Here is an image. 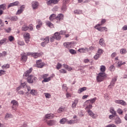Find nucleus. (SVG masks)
<instances>
[{"label":"nucleus","instance_id":"obj_1","mask_svg":"<svg viewBox=\"0 0 127 127\" xmlns=\"http://www.w3.org/2000/svg\"><path fill=\"white\" fill-rule=\"evenodd\" d=\"M31 72H32V68H30L28 70H27L23 74V76H25V77H28L27 80L28 83L29 84H32L34 81H36L37 79L36 77L32 75H29V74H30Z\"/></svg>","mask_w":127,"mask_h":127},{"label":"nucleus","instance_id":"obj_2","mask_svg":"<svg viewBox=\"0 0 127 127\" xmlns=\"http://www.w3.org/2000/svg\"><path fill=\"white\" fill-rule=\"evenodd\" d=\"M107 77L106 74L105 72H100L98 74V76H97V82H102L104 80V78Z\"/></svg>","mask_w":127,"mask_h":127},{"label":"nucleus","instance_id":"obj_3","mask_svg":"<svg viewBox=\"0 0 127 127\" xmlns=\"http://www.w3.org/2000/svg\"><path fill=\"white\" fill-rule=\"evenodd\" d=\"M44 65H45V64L42 62V60H39L37 61L36 66L38 68H43Z\"/></svg>","mask_w":127,"mask_h":127},{"label":"nucleus","instance_id":"obj_4","mask_svg":"<svg viewBox=\"0 0 127 127\" xmlns=\"http://www.w3.org/2000/svg\"><path fill=\"white\" fill-rule=\"evenodd\" d=\"M57 20H59L57 21V23H60L61 20H63L64 19V15L63 14H59L56 17Z\"/></svg>","mask_w":127,"mask_h":127},{"label":"nucleus","instance_id":"obj_5","mask_svg":"<svg viewBox=\"0 0 127 127\" xmlns=\"http://www.w3.org/2000/svg\"><path fill=\"white\" fill-rule=\"evenodd\" d=\"M11 104H12V110H16V107H18V102L16 100H12L11 101Z\"/></svg>","mask_w":127,"mask_h":127},{"label":"nucleus","instance_id":"obj_6","mask_svg":"<svg viewBox=\"0 0 127 127\" xmlns=\"http://www.w3.org/2000/svg\"><path fill=\"white\" fill-rule=\"evenodd\" d=\"M73 42H65L64 44V46L65 48H67L68 49H69V48H71L72 46H73L72 45L73 44Z\"/></svg>","mask_w":127,"mask_h":127},{"label":"nucleus","instance_id":"obj_7","mask_svg":"<svg viewBox=\"0 0 127 127\" xmlns=\"http://www.w3.org/2000/svg\"><path fill=\"white\" fill-rule=\"evenodd\" d=\"M39 5V3L38 2L36 1H33L32 2V6L33 9H37L38 8V6Z\"/></svg>","mask_w":127,"mask_h":127},{"label":"nucleus","instance_id":"obj_8","mask_svg":"<svg viewBox=\"0 0 127 127\" xmlns=\"http://www.w3.org/2000/svg\"><path fill=\"white\" fill-rule=\"evenodd\" d=\"M31 55L34 58H38V57H40L42 55V54L41 53H31Z\"/></svg>","mask_w":127,"mask_h":127},{"label":"nucleus","instance_id":"obj_9","mask_svg":"<svg viewBox=\"0 0 127 127\" xmlns=\"http://www.w3.org/2000/svg\"><path fill=\"white\" fill-rule=\"evenodd\" d=\"M55 39L56 40H60L61 39V36L60 35V33L57 32L54 35Z\"/></svg>","mask_w":127,"mask_h":127},{"label":"nucleus","instance_id":"obj_10","mask_svg":"<svg viewBox=\"0 0 127 127\" xmlns=\"http://www.w3.org/2000/svg\"><path fill=\"white\" fill-rule=\"evenodd\" d=\"M37 23L38 24V25L36 26V28L37 29L39 30V28H40V27L42 26V21H41V20L40 19H38L37 20Z\"/></svg>","mask_w":127,"mask_h":127},{"label":"nucleus","instance_id":"obj_11","mask_svg":"<svg viewBox=\"0 0 127 127\" xmlns=\"http://www.w3.org/2000/svg\"><path fill=\"white\" fill-rule=\"evenodd\" d=\"M115 103L116 104H120V105H122V106H126V105H127V103H126V102L122 100H115Z\"/></svg>","mask_w":127,"mask_h":127},{"label":"nucleus","instance_id":"obj_12","mask_svg":"<svg viewBox=\"0 0 127 127\" xmlns=\"http://www.w3.org/2000/svg\"><path fill=\"white\" fill-rule=\"evenodd\" d=\"M19 4V2H18V1H16L13 2L12 3H10L8 5L7 8H9V7H11L12 6L18 5Z\"/></svg>","mask_w":127,"mask_h":127},{"label":"nucleus","instance_id":"obj_13","mask_svg":"<svg viewBox=\"0 0 127 127\" xmlns=\"http://www.w3.org/2000/svg\"><path fill=\"white\" fill-rule=\"evenodd\" d=\"M25 8V6L24 5H22L20 6V9H18L17 11L16 14H20L23 11L24 8Z\"/></svg>","mask_w":127,"mask_h":127},{"label":"nucleus","instance_id":"obj_14","mask_svg":"<svg viewBox=\"0 0 127 127\" xmlns=\"http://www.w3.org/2000/svg\"><path fill=\"white\" fill-rule=\"evenodd\" d=\"M78 51L80 53H86V52H88L89 49L83 48L81 49H79L78 50Z\"/></svg>","mask_w":127,"mask_h":127},{"label":"nucleus","instance_id":"obj_15","mask_svg":"<svg viewBox=\"0 0 127 127\" xmlns=\"http://www.w3.org/2000/svg\"><path fill=\"white\" fill-rule=\"evenodd\" d=\"M115 123L116 125H120V124H122V120L119 117H117L115 119Z\"/></svg>","mask_w":127,"mask_h":127},{"label":"nucleus","instance_id":"obj_16","mask_svg":"<svg viewBox=\"0 0 127 127\" xmlns=\"http://www.w3.org/2000/svg\"><path fill=\"white\" fill-rule=\"evenodd\" d=\"M47 125L48 126H50V127H51L52 126H55V125H56V121L54 120H50L47 122Z\"/></svg>","mask_w":127,"mask_h":127},{"label":"nucleus","instance_id":"obj_17","mask_svg":"<svg viewBox=\"0 0 127 127\" xmlns=\"http://www.w3.org/2000/svg\"><path fill=\"white\" fill-rule=\"evenodd\" d=\"M116 82H117V77H114L112 79L109 87L110 86L114 87V86H115V84H116Z\"/></svg>","mask_w":127,"mask_h":127},{"label":"nucleus","instance_id":"obj_18","mask_svg":"<svg viewBox=\"0 0 127 127\" xmlns=\"http://www.w3.org/2000/svg\"><path fill=\"white\" fill-rule=\"evenodd\" d=\"M21 61L24 63L26 62V61H27V57L25 55V54L22 55L21 57Z\"/></svg>","mask_w":127,"mask_h":127},{"label":"nucleus","instance_id":"obj_19","mask_svg":"<svg viewBox=\"0 0 127 127\" xmlns=\"http://www.w3.org/2000/svg\"><path fill=\"white\" fill-rule=\"evenodd\" d=\"M96 100H97V98L95 97L93 99H91L90 100H87L85 103H89L91 104H94V103H95L96 102Z\"/></svg>","mask_w":127,"mask_h":127},{"label":"nucleus","instance_id":"obj_20","mask_svg":"<svg viewBox=\"0 0 127 127\" xmlns=\"http://www.w3.org/2000/svg\"><path fill=\"white\" fill-rule=\"evenodd\" d=\"M46 119H49V120H51L54 118V115L53 114H48L45 116Z\"/></svg>","mask_w":127,"mask_h":127},{"label":"nucleus","instance_id":"obj_21","mask_svg":"<svg viewBox=\"0 0 127 127\" xmlns=\"http://www.w3.org/2000/svg\"><path fill=\"white\" fill-rule=\"evenodd\" d=\"M86 90H87V87H83L82 88H79L77 93H78V94H81V93H83V92H84V91H86Z\"/></svg>","mask_w":127,"mask_h":127},{"label":"nucleus","instance_id":"obj_22","mask_svg":"<svg viewBox=\"0 0 127 127\" xmlns=\"http://www.w3.org/2000/svg\"><path fill=\"white\" fill-rule=\"evenodd\" d=\"M56 14H52V15H50L49 17V19L50 21H52L53 19H56Z\"/></svg>","mask_w":127,"mask_h":127},{"label":"nucleus","instance_id":"obj_23","mask_svg":"<svg viewBox=\"0 0 127 127\" xmlns=\"http://www.w3.org/2000/svg\"><path fill=\"white\" fill-rule=\"evenodd\" d=\"M67 120L66 118H63L61 119L60 121V123L61 124V125H64L65 123H67Z\"/></svg>","mask_w":127,"mask_h":127},{"label":"nucleus","instance_id":"obj_24","mask_svg":"<svg viewBox=\"0 0 127 127\" xmlns=\"http://www.w3.org/2000/svg\"><path fill=\"white\" fill-rule=\"evenodd\" d=\"M89 116L92 118V119H95V114L90 110L87 111Z\"/></svg>","mask_w":127,"mask_h":127},{"label":"nucleus","instance_id":"obj_25","mask_svg":"<svg viewBox=\"0 0 127 127\" xmlns=\"http://www.w3.org/2000/svg\"><path fill=\"white\" fill-rule=\"evenodd\" d=\"M6 5L5 4H2L0 5V10H4L5 9H6Z\"/></svg>","mask_w":127,"mask_h":127},{"label":"nucleus","instance_id":"obj_26","mask_svg":"<svg viewBox=\"0 0 127 127\" xmlns=\"http://www.w3.org/2000/svg\"><path fill=\"white\" fill-rule=\"evenodd\" d=\"M30 94L32 95V96H35L36 94H37V92L35 89H32L31 90V91L30 92Z\"/></svg>","mask_w":127,"mask_h":127},{"label":"nucleus","instance_id":"obj_27","mask_svg":"<svg viewBox=\"0 0 127 127\" xmlns=\"http://www.w3.org/2000/svg\"><path fill=\"white\" fill-rule=\"evenodd\" d=\"M46 23L47 25L49 26V27H50L51 28H52V27H53V24H52V23H51L50 21H47L46 22Z\"/></svg>","mask_w":127,"mask_h":127},{"label":"nucleus","instance_id":"obj_28","mask_svg":"<svg viewBox=\"0 0 127 127\" xmlns=\"http://www.w3.org/2000/svg\"><path fill=\"white\" fill-rule=\"evenodd\" d=\"M124 64H126V62L123 61H120L118 63V65L117 67L120 68L122 65H124Z\"/></svg>","mask_w":127,"mask_h":127},{"label":"nucleus","instance_id":"obj_29","mask_svg":"<svg viewBox=\"0 0 127 127\" xmlns=\"http://www.w3.org/2000/svg\"><path fill=\"white\" fill-rule=\"evenodd\" d=\"M6 40H7L6 38H3L2 40H0V45H2V44L5 43L6 42Z\"/></svg>","mask_w":127,"mask_h":127},{"label":"nucleus","instance_id":"obj_30","mask_svg":"<svg viewBox=\"0 0 127 127\" xmlns=\"http://www.w3.org/2000/svg\"><path fill=\"white\" fill-rule=\"evenodd\" d=\"M51 80V77H46L45 78H44V80L42 81V82H44L45 83H46L47 82H49V81H50Z\"/></svg>","mask_w":127,"mask_h":127},{"label":"nucleus","instance_id":"obj_31","mask_svg":"<svg viewBox=\"0 0 127 127\" xmlns=\"http://www.w3.org/2000/svg\"><path fill=\"white\" fill-rule=\"evenodd\" d=\"M75 122H76V121L75 120L67 121V123L68 125H74V124H75Z\"/></svg>","mask_w":127,"mask_h":127},{"label":"nucleus","instance_id":"obj_32","mask_svg":"<svg viewBox=\"0 0 127 127\" xmlns=\"http://www.w3.org/2000/svg\"><path fill=\"white\" fill-rule=\"evenodd\" d=\"M99 44L101 46H104L105 45V42L104 41V39L102 38L99 40Z\"/></svg>","mask_w":127,"mask_h":127},{"label":"nucleus","instance_id":"obj_33","mask_svg":"<svg viewBox=\"0 0 127 127\" xmlns=\"http://www.w3.org/2000/svg\"><path fill=\"white\" fill-rule=\"evenodd\" d=\"M42 40L44 41L46 43H49V37H46L45 38H42Z\"/></svg>","mask_w":127,"mask_h":127},{"label":"nucleus","instance_id":"obj_34","mask_svg":"<svg viewBox=\"0 0 127 127\" xmlns=\"http://www.w3.org/2000/svg\"><path fill=\"white\" fill-rule=\"evenodd\" d=\"M120 53L121 54H126L127 53V49H121L120 50Z\"/></svg>","mask_w":127,"mask_h":127},{"label":"nucleus","instance_id":"obj_35","mask_svg":"<svg viewBox=\"0 0 127 127\" xmlns=\"http://www.w3.org/2000/svg\"><path fill=\"white\" fill-rule=\"evenodd\" d=\"M108 31V28H107V27H100L101 32H103V31Z\"/></svg>","mask_w":127,"mask_h":127},{"label":"nucleus","instance_id":"obj_36","mask_svg":"<svg viewBox=\"0 0 127 127\" xmlns=\"http://www.w3.org/2000/svg\"><path fill=\"white\" fill-rule=\"evenodd\" d=\"M22 30L23 31H26L27 30H28V26L26 25H24L22 27Z\"/></svg>","mask_w":127,"mask_h":127},{"label":"nucleus","instance_id":"obj_37","mask_svg":"<svg viewBox=\"0 0 127 127\" xmlns=\"http://www.w3.org/2000/svg\"><path fill=\"white\" fill-rule=\"evenodd\" d=\"M102 53H104V51L102 49H99L97 54L101 55Z\"/></svg>","mask_w":127,"mask_h":127},{"label":"nucleus","instance_id":"obj_38","mask_svg":"<svg viewBox=\"0 0 127 127\" xmlns=\"http://www.w3.org/2000/svg\"><path fill=\"white\" fill-rule=\"evenodd\" d=\"M8 39L9 41L12 42V41H13V40H14V37H13V36H10L8 37Z\"/></svg>","mask_w":127,"mask_h":127},{"label":"nucleus","instance_id":"obj_39","mask_svg":"<svg viewBox=\"0 0 127 127\" xmlns=\"http://www.w3.org/2000/svg\"><path fill=\"white\" fill-rule=\"evenodd\" d=\"M110 113L114 116H117V113L116 112V111H115V110L114 109H111L110 110Z\"/></svg>","mask_w":127,"mask_h":127},{"label":"nucleus","instance_id":"obj_40","mask_svg":"<svg viewBox=\"0 0 127 127\" xmlns=\"http://www.w3.org/2000/svg\"><path fill=\"white\" fill-rule=\"evenodd\" d=\"M69 51L71 54L74 55V54H76V53H77V52H76V51L73 49H70L69 50Z\"/></svg>","mask_w":127,"mask_h":127},{"label":"nucleus","instance_id":"obj_41","mask_svg":"<svg viewBox=\"0 0 127 127\" xmlns=\"http://www.w3.org/2000/svg\"><path fill=\"white\" fill-rule=\"evenodd\" d=\"M74 12L75 14H80V13H82V11L78 9L75 10Z\"/></svg>","mask_w":127,"mask_h":127},{"label":"nucleus","instance_id":"obj_42","mask_svg":"<svg viewBox=\"0 0 127 127\" xmlns=\"http://www.w3.org/2000/svg\"><path fill=\"white\" fill-rule=\"evenodd\" d=\"M100 55L99 54L96 53L94 57V59H95V60H98V59L100 58Z\"/></svg>","mask_w":127,"mask_h":127},{"label":"nucleus","instance_id":"obj_43","mask_svg":"<svg viewBox=\"0 0 127 127\" xmlns=\"http://www.w3.org/2000/svg\"><path fill=\"white\" fill-rule=\"evenodd\" d=\"M100 70L101 72H105V71H106V66L104 65H101Z\"/></svg>","mask_w":127,"mask_h":127},{"label":"nucleus","instance_id":"obj_44","mask_svg":"<svg viewBox=\"0 0 127 127\" xmlns=\"http://www.w3.org/2000/svg\"><path fill=\"white\" fill-rule=\"evenodd\" d=\"M117 113H118L119 115H122L123 113H124V111H123V110L120 108H119L117 110Z\"/></svg>","mask_w":127,"mask_h":127},{"label":"nucleus","instance_id":"obj_45","mask_svg":"<svg viewBox=\"0 0 127 127\" xmlns=\"http://www.w3.org/2000/svg\"><path fill=\"white\" fill-rule=\"evenodd\" d=\"M11 20H13V21H16V20H17V16H14L11 17Z\"/></svg>","mask_w":127,"mask_h":127},{"label":"nucleus","instance_id":"obj_46","mask_svg":"<svg viewBox=\"0 0 127 127\" xmlns=\"http://www.w3.org/2000/svg\"><path fill=\"white\" fill-rule=\"evenodd\" d=\"M24 38H30V35L29 33H27L26 34L24 35Z\"/></svg>","mask_w":127,"mask_h":127},{"label":"nucleus","instance_id":"obj_47","mask_svg":"<svg viewBox=\"0 0 127 127\" xmlns=\"http://www.w3.org/2000/svg\"><path fill=\"white\" fill-rule=\"evenodd\" d=\"M61 67H62V64L59 63H58L57 65V69L58 70H59V69H60V68H61Z\"/></svg>","mask_w":127,"mask_h":127},{"label":"nucleus","instance_id":"obj_48","mask_svg":"<svg viewBox=\"0 0 127 127\" xmlns=\"http://www.w3.org/2000/svg\"><path fill=\"white\" fill-rule=\"evenodd\" d=\"M62 10H64V11H65V10H66V9H67V6H66V4H64L62 7Z\"/></svg>","mask_w":127,"mask_h":127},{"label":"nucleus","instance_id":"obj_49","mask_svg":"<svg viewBox=\"0 0 127 127\" xmlns=\"http://www.w3.org/2000/svg\"><path fill=\"white\" fill-rule=\"evenodd\" d=\"M18 45H20V46H23V45H24V42L22 41H18Z\"/></svg>","mask_w":127,"mask_h":127},{"label":"nucleus","instance_id":"obj_50","mask_svg":"<svg viewBox=\"0 0 127 127\" xmlns=\"http://www.w3.org/2000/svg\"><path fill=\"white\" fill-rule=\"evenodd\" d=\"M2 68L3 69V68H9V64H4L2 66Z\"/></svg>","mask_w":127,"mask_h":127},{"label":"nucleus","instance_id":"obj_51","mask_svg":"<svg viewBox=\"0 0 127 127\" xmlns=\"http://www.w3.org/2000/svg\"><path fill=\"white\" fill-rule=\"evenodd\" d=\"M8 118H11V114L7 113L5 116V118L8 119Z\"/></svg>","mask_w":127,"mask_h":127},{"label":"nucleus","instance_id":"obj_52","mask_svg":"<svg viewBox=\"0 0 127 127\" xmlns=\"http://www.w3.org/2000/svg\"><path fill=\"white\" fill-rule=\"evenodd\" d=\"M115 66H114L113 65H111L109 68L110 71H115Z\"/></svg>","mask_w":127,"mask_h":127},{"label":"nucleus","instance_id":"obj_53","mask_svg":"<svg viewBox=\"0 0 127 127\" xmlns=\"http://www.w3.org/2000/svg\"><path fill=\"white\" fill-rule=\"evenodd\" d=\"M4 74H5V71L3 70H0V76H1V75H4Z\"/></svg>","mask_w":127,"mask_h":127},{"label":"nucleus","instance_id":"obj_54","mask_svg":"<svg viewBox=\"0 0 127 127\" xmlns=\"http://www.w3.org/2000/svg\"><path fill=\"white\" fill-rule=\"evenodd\" d=\"M63 111H64V108H60V109H58V113H62Z\"/></svg>","mask_w":127,"mask_h":127},{"label":"nucleus","instance_id":"obj_55","mask_svg":"<svg viewBox=\"0 0 127 127\" xmlns=\"http://www.w3.org/2000/svg\"><path fill=\"white\" fill-rule=\"evenodd\" d=\"M48 44V43H46V42H44L41 43V46H42V47H45V46L46 45V44Z\"/></svg>","mask_w":127,"mask_h":127},{"label":"nucleus","instance_id":"obj_56","mask_svg":"<svg viewBox=\"0 0 127 127\" xmlns=\"http://www.w3.org/2000/svg\"><path fill=\"white\" fill-rule=\"evenodd\" d=\"M55 39V37L54 36L51 37V38H50L51 42H52V43L54 41Z\"/></svg>","mask_w":127,"mask_h":127},{"label":"nucleus","instance_id":"obj_57","mask_svg":"<svg viewBox=\"0 0 127 127\" xmlns=\"http://www.w3.org/2000/svg\"><path fill=\"white\" fill-rule=\"evenodd\" d=\"M29 39H30V38H24L26 43H28L29 42Z\"/></svg>","mask_w":127,"mask_h":127},{"label":"nucleus","instance_id":"obj_58","mask_svg":"<svg viewBox=\"0 0 127 127\" xmlns=\"http://www.w3.org/2000/svg\"><path fill=\"white\" fill-rule=\"evenodd\" d=\"M45 97L47 99H49L50 98V94L49 93H45Z\"/></svg>","mask_w":127,"mask_h":127},{"label":"nucleus","instance_id":"obj_59","mask_svg":"<svg viewBox=\"0 0 127 127\" xmlns=\"http://www.w3.org/2000/svg\"><path fill=\"white\" fill-rule=\"evenodd\" d=\"M60 73H62L63 74L66 73V70H65L64 69H63L60 70Z\"/></svg>","mask_w":127,"mask_h":127},{"label":"nucleus","instance_id":"obj_60","mask_svg":"<svg viewBox=\"0 0 127 127\" xmlns=\"http://www.w3.org/2000/svg\"><path fill=\"white\" fill-rule=\"evenodd\" d=\"M78 102H79V100H78V99H75L73 102V104L77 105Z\"/></svg>","mask_w":127,"mask_h":127},{"label":"nucleus","instance_id":"obj_61","mask_svg":"<svg viewBox=\"0 0 127 127\" xmlns=\"http://www.w3.org/2000/svg\"><path fill=\"white\" fill-rule=\"evenodd\" d=\"M47 2V4L49 5V4H51V3H53V0H49Z\"/></svg>","mask_w":127,"mask_h":127},{"label":"nucleus","instance_id":"obj_62","mask_svg":"<svg viewBox=\"0 0 127 127\" xmlns=\"http://www.w3.org/2000/svg\"><path fill=\"white\" fill-rule=\"evenodd\" d=\"M87 108L88 109H92V108H93V106H92V104L89 103V105H87Z\"/></svg>","mask_w":127,"mask_h":127},{"label":"nucleus","instance_id":"obj_63","mask_svg":"<svg viewBox=\"0 0 127 127\" xmlns=\"http://www.w3.org/2000/svg\"><path fill=\"white\" fill-rule=\"evenodd\" d=\"M105 22H106V19H103L101 20V24L103 25V24H104Z\"/></svg>","mask_w":127,"mask_h":127},{"label":"nucleus","instance_id":"obj_64","mask_svg":"<svg viewBox=\"0 0 127 127\" xmlns=\"http://www.w3.org/2000/svg\"><path fill=\"white\" fill-rule=\"evenodd\" d=\"M123 30H127V25H125L122 28Z\"/></svg>","mask_w":127,"mask_h":127}]
</instances>
